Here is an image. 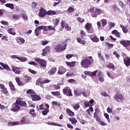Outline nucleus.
Wrapping results in <instances>:
<instances>
[{"mask_svg":"<svg viewBox=\"0 0 130 130\" xmlns=\"http://www.w3.org/2000/svg\"><path fill=\"white\" fill-rule=\"evenodd\" d=\"M21 100H23V99H17L16 103H14L12 105V108L11 109V111H13V112H17V111L21 109L20 106L25 107V106L27 105V104H26V102Z\"/></svg>","mask_w":130,"mask_h":130,"instance_id":"nucleus-1","label":"nucleus"},{"mask_svg":"<svg viewBox=\"0 0 130 130\" xmlns=\"http://www.w3.org/2000/svg\"><path fill=\"white\" fill-rule=\"evenodd\" d=\"M92 56H88L86 57H82V59L81 62V66L82 68H84L85 69H88L89 67H90V64H91L92 62Z\"/></svg>","mask_w":130,"mask_h":130,"instance_id":"nucleus-2","label":"nucleus"},{"mask_svg":"<svg viewBox=\"0 0 130 130\" xmlns=\"http://www.w3.org/2000/svg\"><path fill=\"white\" fill-rule=\"evenodd\" d=\"M56 14V12H55V11L50 10L46 12V10L43 8H41L39 13V16L40 18H44V17H45L46 15L48 16H52Z\"/></svg>","mask_w":130,"mask_h":130,"instance_id":"nucleus-3","label":"nucleus"},{"mask_svg":"<svg viewBox=\"0 0 130 130\" xmlns=\"http://www.w3.org/2000/svg\"><path fill=\"white\" fill-rule=\"evenodd\" d=\"M67 45L66 43L63 42L61 44L56 45L55 47V50H56L57 52H61V51H63V50H66L67 48Z\"/></svg>","mask_w":130,"mask_h":130,"instance_id":"nucleus-4","label":"nucleus"},{"mask_svg":"<svg viewBox=\"0 0 130 130\" xmlns=\"http://www.w3.org/2000/svg\"><path fill=\"white\" fill-rule=\"evenodd\" d=\"M34 60L39 63L41 67L45 68L46 67V61L45 60L41 59L40 58L35 57L34 58Z\"/></svg>","mask_w":130,"mask_h":130,"instance_id":"nucleus-5","label":"nucleus"},{"mask_svg":"<svg viewBox=\"0 0 130 130\" xmlns=\"http://www.w3.org/2000/svg\"><path fill=\"white\" fill-rule=\"evenodd\" d=\"M88 11L90 12V13H95L98 15H100L104 13V12L101 10V9L99 8H93V7L90 8L89 10H88Z\"/></svg>","mask_w":130,"mask_h":130,"instance_id":"nucleus-6","label":"nucleus"},{"mask_svg":"<svg viewBox=\"0 0 130 130\" xmlns=\"http://www.w3.org/2000/svg\"><path fill=\"white\" fill-rule=\"evenodd\" d=\"M113 98L117 102H122L123 101V96L120 93H116Z\"/></svg>","mask_w":130,"mask_h":130,"instance_id":"nucleus-7","label":"nucleus"},{"mask_svg":"<svg viewBox=\"0 0 130 130\" xmlns=\"http://www.w3.org/2000/svg\"><path fill=\"white\" fill-rule=\"evenodd\" d=\"M63 93L64 94V95H66V96H73V93H72V90H71V88L70 87H66L65 88L63 89Z\"/></svg>","mask_w":130,"mask_h":130,"instance_id":"nucleus-8","label":"nucleus"},{"mask_svg":"<svg viewBox=\"0 0 130 130\" xmlns=\"http://www.w3.org/2000/svg\"><path fill=\"white\" fill-rule=\"evenodd\" d=\"M61 27L62 28H65V29H67V31H71L72 29V28H71V26L69 25V24L67 23L66 21L62 20L61 22Z\"/></svg>","mask_w":130,"mask_h":130,"instance_id":"nucleus-9","label":"nucleus"},{"mask_svg":"<svg viewBox=\"0 0 130 130\" xmlns=\"http://www.w3.org/2000/svg\"><path fill=\"white\" fill-rule=\"evenodd\" d=\"M66 72H67V69L62 66H61L59 67V69L57 72V75H62L65 74Z\"/></svg>","mask_w":130,"mask_h":130,"instance_id":"nucleus-10","label":"nucleus"},{"mask_svg":"<svg viewBox=\"0 0 130 130\" xmlns=\"http://www.w3.org/2000/svg\"><path fill=\"white\" fill-rule=\"evenodd\" d=\"M12 69L13 72H14V73H15V74H17V75H20L21 74V68L17 67L16 66H12Z\"/></svg>","mask_w":130,"mask_h":130,"instance_id":"nucleus-11","label":"nucleus"},{"mask_svg":"<svg viewBox=\"0 0 130 130\" xmlns=\"http://www.w3.org/2000/svg\"><path fill=\"white\" fill-rule=\"evenodd\" d=\"M30 96L32 101H39L41 100V98L39 95L35 94V93L31 94Z\"/></svg>","mask_w":130,"mask_h":130,"instance_id":"nucleus-12","label":"nucleus"},{"mask_svg":"<svg viewBox=\"0 0 130 130\" xmlns=\"http://www.w3.org/2000/svg\"><path fill=\"white\" fill-rule=\"evenodd\" d=\"M0 64L3 67H2L0 66V70H4V69H5L6 71H11V68H10V67H9L8 65L6 64L3 62H0Z\"/></svg>","mask_w":130,"mask_h":130,"instance_id":"nucleus-13","label":"nucleus"},{"mask_svg":"<svg viewBox=\"0 0 130 130\" xmlns=\"http://www.w3.org/2000/svg\"><path fill=\"white\" fill-rule=\"evenodd\" d=\"M0 89L1 92H2V93H3V94H8V89H7V88L5 87V85L3 84H0Z\"/></svg>","mask_w":130,"mask_h":130,"instance_id":"nucleus-14","label":"nucleus"},{"mask_svg":"<svg viewBox=\"0 0 130 130\" xmlns=\"http://www.w3.org/2000/svg\"><path fill=\"white\" fill-rule=\"evenodd\" d=\"M120 44H122L124 47H128L130 45L129 40H123L120 42Z\"/></svg>","mask_w":130,"mask_h":130,"instance_id":"nucleus-15","label":"nucleus"},{"mask_svg":"<svg viewBox=\"0 0 130 130\" xmlns=\"http://www.w3.org/2000/svg\"><path fill=\"white\" fill-rule=\"evenodd\" d=\"M123 61L126 67H129L130 58L129 57H125V58H124Z\"/></svg>","mask_w":130,"mask_h":130,"instance_id":"nucleus-16","label":"nucleus"},{"mask_svg":"<svg viewBox=\"0 0 130 130\" xmlns=\"http://www.w3.org/2000/svg\"><path fill=\"white\" fill-rule=\"evenodd\" d=\"M56 72V68H52L48 72V75L49 76H52V75H54Z\"/></svg>","mask_w":130,"mask_h":130,"instance_id":"nucleus-17","label":"nucleus"},{"mask_svg":"<svg viewBox=\"0 0 130 130\" xmlns=\"http://www.w3.org/2000/svg\"><path fill=\"white\" fill-rule=\"evenodd\" d=\"M94 103V100H91L89 102H85L84 106L85 107H89V106H92V104Z\"/></svg>","mask_w":130,"mask_h":130,"instance_id":"nucleus-18","label":"nucleus"},{"mask_svg":"<svg viewBox=\"0 0 130 130\" xmlns=\"http://www.w3.org/2000/svg\"><path fill=\"white\" fill-rule=\"evenodd\" d=\"M43 52L42 53V55L43 56H44V55H46L49 52V47H46L44 49L42 50Z\"/></svg>","mask_w":130,"mask_h":130,"instance_id":"nucleus-19","label":"nucleus"},{"mask_svg":"<svg viewBox=\"0 0 130 130\" xmlns=\"http://www.w3.org/2000/svg\"><path fill=\"white\" fill-rule=\"evenodd\" d=\"M91 27H92V24L87 23L85 24V29H86V31H87L88 33H90V30Z\"/></svg>","mask_w":130,"mask_h":130,"instance_id":"nucleus-20","label":"nucleus"},{"mask_svg":"<svg viewBox=\"0 0 130 130\" xmlns=\"http://www.w3.org/2000/svg\"><path fill=\"white\" fill-rule=\"evenodd\" d=\"M66 63L67 66H68V67H70V68H73V67H75V64H76V61H66Z\"/></svg>","mask_w":130,"mask_h":130,"instance_id":"nucleus-21","label":"nucleus"},{"mask_svg":"<svg viewBox=\"0 0 130 130\" xmlns=\"http://www.w3.org/2000/svg\"><path fill=\"white\" fill-rule=\"evenodd\" d=\"M7 31L9 34H11L12 35H16V32L15 31L14 28H10L7 29Z\"/></svg>","mask_w":130,"mask_h":130,"instance_id":"nucleus-22","label":"nucleus"},{"mask_svg":"<svg viewBox=\"0 0 130 130\" xmlns=\"http://www.w3.org/2000/svg\"><path fill=\"white\" fill-rule=\"evenodd\" d=\"M120 27L121 28L123 33H127V27L121 24H120Z\"/></svg>","mask_w":130,"mask_h":130,"instance_id":"nucleus-23","label":"nucleus"},{"mask_svg":"<svg viewBox=\"0 0 130 130\" xmlns=\"http://www.w3.org/2000/svg\"><path fill=\"white\" fill-rule=\"evenodd\" d=\"M47 124H48L49 125H55L56 126H60V127L62 126V125H60L59 124L54 123L53 122H47Z\"/></svg>","mask_w":130,"mask_h":130,"instance_id":"nucleus-24","label":"nucleus"},{"mask_svg":"<svg viewBox=\"0 0 130 130\" xmlns=\"http://www.w3.org/2000/svg\"><path fill=\"white\" fill-rule=\"evenodd\" d=\"M67 114L68 115H69V116H75V113L74 112L71 111L69 109H67Z\"/></svg>","mask_w":130,"mask_h":130,"instance_id":"nucleus-25","label":"nucleus"},{"mask_svg":"<svg viewBox=\"0 0 130 130\" xmlns=\"http://www.w3.org/2000/svg\"><path fill=\"white\" fill-rule=\"evenodd\" d=\"M20 122L16 121V122H9L8 123V126H14L15 125H18Z\"/></svg>","mask_w":130,"mask_h":130,"instance_id":"nucleus-26","label":"nucleus"},{"mask_svg":"<svg viewBox=\"0 0 130 130\" xmlns=\"http://www.w3.org/2000/svg\"><path fill=\"white\" fill-rule=\"evenodd\" d=\"M90 39L93 42H95V43H98V42L100 41L97 36H94L93 38L90 37Z\"/></svg>","mask_w":130,"mask_h":130,"instance_id":"nucleus-27","label":"nucleus"},{"mask_svg":"<svg viewBox=\"0 0 130 130\" xmlns=\"http://www.w3.org/2000/svg\"><path fill=\"white\" fill-rule=\"evenodd\" d=\"M9 86L10 88V90H11L12 91H15V90H16V89L15 88V86H14V84H13V82H12V81H10L9 82Z\"/></svg>","mask_w":130,"mask_h":130,"instance_id":"nucleus-28","label":"nucleus"},{"mask_svg":"<svg viewBox=\"0 0 130 130\" xmlns=\"http://www.w3.org/2000/svg\"><path fill=\"white\" fill-rule=\"evenodd\" d=\"M51 94H52L54 96H56L58 97V98H61L59 91L51 92Z\"/></svg>","mask_w":130,"mask_h":130,"instance_id":"nucleus-29","label":"nucleus"},{"mask_svg":"<svg viewBox=\"0 0 130 130\" xmlns=\"http://www.w3.org/2000/svg\"><path fill=\"white\" fill-rule=\"evenodd\" d=\"M74 94L76 96L79 97L82 94V90H74Z\"/></svg>","mask_w":130,"mask_h":130,"instance_id":"nucleus-30","label":"nucleus"},{"mask_svg":"<svg viewBox=\"0 0 130 130\" xmlns=\"http://www.w3.org/2000/svg\"><path fill=\"white\" fill-rule=\"evenodd\" d=\"M69 120L72 122V124L74 125L78 122V121H77V119H76L75 118H70Z\"/></svg>","mask_w":130,"mask_h":130,"instance_id":"nucleus-31","label":"nucleus"},{"mask_svg":"<svg viewBox=\"0 0 130 130\" xmlns=\"http://www.w3.org/2000/svg\"><path fill=\"white\" fill-rule=\"evenodd\" d=\"M53 22L54 23V26L55 27L59 23V19L57 18H54L53 19Z\"/></svg>","mask_w":130,"mask_h":130,"instance_id":"nucleus-32","label":"nucleus"},{"mask_svg":"<svg viewBox=\"0 0 130 130\" xmlns=\"http://www.w3.org/2000/svg\"><path fill=\"white\" fill-rule=\"evenodd\" d=\"M17 40H18V41H20L21 43H22V44H25V39H24V38H23L21 37H17Z\"/></svg>","mask_w":130,"mask_h":130,"instance_id":"nucleus-33","label":"nucleus"},{"mask_svg":"<svg viewBox=\"0 0 130 130\" xmlns=\"http://www.w3.org/2000/svg\"><path fill=\"white\" fill-rule=\"evenodd\" d=\"M112 34H113L114 35H116V37H120V35L119 32L117 31L116 30H114L112 31Z\"/></svg>","mask_w":130,"mask_h":130,"instance_id":"nucleus-34","label":"nucleus"},{"mask_svg":"<svg viewBox=\"0 0 130 130\" xmlns=\"http://www.w3.org/2000/svg\"><path fill=\"white\" fill-rule=\"evenodd\" d=\"M5 6L7 8H9L11 10H14V5L13 4H6Z\"/></svg>","mask_w":130,"mask_h":130,"instance_id":"nucleus-35","label":"nucleus"},{"mask_svg":"<svg viewBox=\"0 0 130 130\" xmlns=\"http://www.w3.org/2000/svg\"><path fill=\"white\" fill-rule=\"evenodd\" d=\"M15 80H16V82L17 83L18 86H22V85L23 83H22V82H20V78H19V77H16V78H15Z\"/></svg>","mask_w":130,"mask_h":130,"instance_id":"nucleus-36","label":"nucleus"},{"mask_svg":"<svg viewBox=\"0 0 130 130\" xmlns=\"http://www.w3.org/2000/svg\"><path fill=\"white\" fill-rule=\"evenodd\" d=\"M12 18L13 20H18L21 18V16L20 15L14 14L13 15Z\"/></svg>","mask_w":130,"mask_h":130,"instance_id":"nucleus-37","label":"nucleus"},{"mask_svg":"<svg viewBox=\"0 0 130 130\" xmlns=\"http://www.w3.org/2000/svg\"><path fill=\"white\" fill-rule=\"evenodd\" d=\"M105 117L107 119L108 123H110V119L109 118V114L105 113L104 114Z\"/></svg>","mask_w":130,"mask_h":130,"instance_id":"nucleus-38","label":"nucleus"},{"mask_svg":"<svg viewBox=\"0 0 130 130\" xmlns=\"http://www.w3.org/2000/svg\"><path fill=\"white\" fill-rule=\"evenodd\" d=\"M107 67L110 70H113V71L115 69L114 65H113V64H112L111 63H109V64L108 66H107Z\"/></svg>","mask_w":130,"mask_h":130,"instance_id":"nucleus-39","label":"nucleus"},{"mask_svg":"<svg viewBox=\"0 0 130 130\" xmlns=\"http://www.w3.org/2000/svg\"><path fill=\"white\" fill-rule=\"evenodd\" d=\"M97 73H98V70H95L92 72H90V77H95L96 76Z\"/></svg>","mask_w":130,"mask_h":130,"instance_id":"nucleus-40","label":"nucleus"},{"mask_svg":"<svg viewBox=\"0 0 130 130\" xmlns=\"http://www.w3.org/2000/svg\"><path fill=\"white\" fill-rule=\"evenodd\" d=\"M101 22H102V26H103V27H104V26H106V25H107V21H106V19H102V20H101Z\"/></svg>","mask_w":130,"mask_h":130,"instance_id":"nucleus-41","label":"nucleus"},{"mask_svg":"<svg viewBox=\"0 0 130 130\" xmlns=\"http://www.w3.org/2000/svg\"><path fill=\"white\" fill-rule=\"evenodd\" d=\"M24 79L25 80V81H26L27 82H28V81H31V78L29 76H28L27 75H25L24 76Z\"/></svg>","mask_w":130,"mask_h":130,"instance_id":"nucleus-42","label":"nucleus"},{"mask_svg":"<svg viewBox=\"0 0 130 130\" xmlns=\"http://www.w3.org/2000/svg\"><path fill=\"white\" fill-rule=\"evenodd\" d=\"M50 80L49 79H45L43 81H41V84H47V83H50Z\"/></svg>","mask_w":130,"mask_h":130,"instance_id":"nucleus-43","label":"nucleus"},{"mask_svg":"<svg viewBox=\"0 0 130 130\" xmlns=\"http://www.w3.org/2000/svg\"><path fill=\"white\" fill-rule=\"evenodd\" d=\"M29 64H30L31 66H34V67H36V66H38V64L37 63H36L35 61H31L28 62Z\"/></svg>","mask_w":130,"mask_h":130,"instance_id":"nucleus-44","label":"nucleus"},{"mask_svg":"<svg viewBox=\"0 0 130 130\" xmlns=\"http://www.w3.org/2000/svg\"><path fill=\"white\" fill-rule=\"evenodd\" d=\"M48 111H49V109H45L44 111H42L43 115H47Z\"/></svg>","mask_w":130,"mask_h":130,"instance_id":"nucleus-45","label":"nucleus"},{"mask_svg":"<svg viewBox=\"0 0 130 130\" xmlns=\"http://www.w3.org/2000/svg\"><path fill=\"white\" fill-rule=\"evenodd\" d=\"M47 28L48 29V30H55V26H51V25H49L47 26Z\"/></svg>","mask_w":130,"mask_h":130,"instance_id":"nucleus-46","label":"nucleus"},{"mask_svg":"<svg viewBox=\"0 0 130 130\" xmlns=\"http://www.w3.org/2000/svg\"><path fill=\"white\" fill-rule=\"evenodd\" d=\"M77 20L79 23H83L85 21V19L81 17L77 18Z\"/></svg>","mask_w":130,"mask_h":130,"instance_id":"nucleus-47","label":"nucleus"},{"mask_svg":"<svg viewBox=\"0 0 130 130\" xmlns=\"http://www.w3.org/2000/svg\"><path fill=\"white\" fill-rule=\"evenodd\" d=\"M75 76V74H74L73 73H71V72H68L67 74H66V77H73Z\"/></svg>","mask_w":130,"mask_h":130,"instance_id":"nucleus-48","label":"nucleus"},{"mask_svg":"<svg viewBox=\"0 0 130 130\" xmlns=\"http://www.w3.org/2000/svg\"><path fill=\"white\" fill-rule=\"evenodd\" d=\"M74 109L75 110H77V109H79L80 108V104H76L75 105L73 106Z\"/></svg>","mask_w":130,"mask_h":130,"instance_id":"nucleus-49","label":"nucleus"},{"mask_svg":"<svg viewBox=\"0 0 130 130\" xmlns=\"http://www.w3.org/2000/svg\"><path fill=\"white\" fill-rule=\"evenodd\" d=\"M41 78H39L37 81H36V85H37V86H40V84H41Z\"/></svg>","mask_w":130,"mask_h":130,"instance_id":"nucleus-50","label":"nucleus"},{"mask_svg":"<svg viewBox=\"0 0 130 130\" xmlns=\"http://www.w3.org/2000/svg\"><path fill=\"white\" fill-rule=\"evenodd\" d=\"M22 18L24 21H27V20H28V17L25 14H22Z\"/></svg>","mask_w":130,"mask_h":130,"instance_id":"nucleus-51","label":"nucleus"},{"mask_svg":"<svg viewBox=\"0 0 130 130\" xmlns=\"http://www.w3.org/2000/svg\"><path fill=\"white\" fill-rule=\"evenodd\" d=\"M18 60L20 61H26L27 60V58L26 57H18Z\"/></svg>","mask_w":130,"mask_h":130,"instance_id":"nucleus-52","label":"nucleus"},{"mask_svg":"<svg viewBox=\"0 0 130 130\" xmlns=\"http://www.w3.org/2000/svg\"><path fill=\"white\" fill-rule=\"evenodd\" d=\"M28 72H29V73H31V74H33L34 75H36V74H37V71H35L30 69H28Z\"/></svg>","mask_w":130,"mask_h":130,"instance_id":"nucleus-53","label":"nucleus"},{"mask_svg":"<svg viewBox=\"0 0 130 130\" xmlns=\"http://www.w3.org/2000/svg\"><path fill=\"white\" fill-rule=\"evenodd\" d=\"M68 12L69 13H73V12H74V11H75V9H74V8L70 7L69 9H68Z\"/></svg>","mask_w":130,"mask_h":130,"instance_id":"nucleus-54","label":"nucleus"},{"mask_svg":"<svg viewBox=\"0 0 130 130\" xmlns=\"http://www.w3.org/2000/svg\"><path fill=\"white\" fill-rule=\"evenodd\" d=\"M66 57L67 59H70V58H72L73 57V54H67Z\"/></svg>","mask_w":130,"mask_h":130,"instance_id":"nucleus-55","label":"nucleus"},{"mask_svg":"<svg viewBox=\"0 0 130 130\" xmlns=\"http://www.w3.org/2000/svg\"><path fill=\"white\" fill-rule=\"evenodd\" d=\"M81 36L82 38H84V37H85V36H86V32H85V31H84V30H82L81 31Z\"/></svg>","mask_w":130,"mask_h":130,"instance_id":"nucleus-56","label":"nucleus"},{"mask_svg":"<svg viewBox=\"0 0 130 130\" xmlns=\"http://www.w3.org/2000/svg\"><path fill=\"white\" fill-rule=\"evenodd\" d=\"M104 75H102V76H100L99 78V80L100 82H101L102 83L104 82Z\"/></svg>","mask_w":130,"mask_h":130,"instance_id":"nucleus-57","label":"nucleus"},{"mask_svg":"<svg viewBox=\"0 0 130 130\" xmlns=\"http://www.w3.org/2000/svg\"><path fill=\"white\" fill-rule=\"evenodd\" d=\"M97 26H98V29L99 30H100L101 29V22L100 21H98L97 22Z\"/></svg>","mask_w":130,"mask_h":130,"instance_id":"nucleus-58","label":"nucleus"},{"mask_svg":"<svg viewBox=\"0 0 130 130\" xmlns=\"http://www.w3.org/2000/svg\"><path fill=\"white\" fill-rule=\"evenodd\" d=\"M109 25H110V28H113V27H115V23L110 22Z\"/></svg>","mask_w":130,"mask_h":130,"instance_id":"nucleus-59","label":"nucleus"},{"mask_svg":"<svg viewBox=\"0 0 130 130\" xmlns=\"http://www.w3.org/2000/svg\"><path fill=\"white\" fill-rule=\"evenodd\" d=\"M107 111L108 113H112V109L110 108V107H108L107 109Z\"/></svg>","mask_w":130,"mask_h":130,"instance_id":"nucleus-60","label":"nucleus"},{"mask_svg":"<svg viewBox=\"0 0 130 130\" xmlns=\"http://www.w3.org/2000/svg\"><path fill=\"white\" fill-rule=\"evenodd\" d=\"M98 56L99 58H100V59H101V60H104V58H103V56L102 55V54L101 53H99L98 54Z\"/></svg>","mask_w":130,"mask_h":130,"instance_id":"nucleus-61","label":"nucleus"},{"mask_svg":"<svg viewBox=\"0 0 130 130\" xmlns=\"http://www.w3.org/2000/svg\"><path fill=\"white\" fill-rule=\"evenodd\" d=\"M11 58H17V59H19V57H18V56H17V55H12L10 56Z\"/></svg>","mask_w":130,"mask_h":130,"instance_id":"nucleus-62","label":"nucleus"},{"mask_svg":"<svg viewBox=\"0 0 130 130\" xmlns=\"http://www.w3.org/2000/svg\"><path fill=\"white\" fill-rule=\"evenodd\" d=\"M126 81L130 83V74H128L126 76Z\"/></svg>","mask_w":130,"mask_h":130,"instance_id":"nucleus-63","label":"nucleus"},{"mask_svg":"<svg viewBox=\"0 0 130 130\" xmlns=\"http://www.w3.org/2000/svg\"><path fill=\"white\" fill-rule=\"evenodd\" d=\"M80 123H81V124H86L87 123V121H85V120H80Z\"/></svg>","mask_w":130,"mask_h":130,"instance_id":"nucleus-64","label":"nucleus"}]
</instances>
